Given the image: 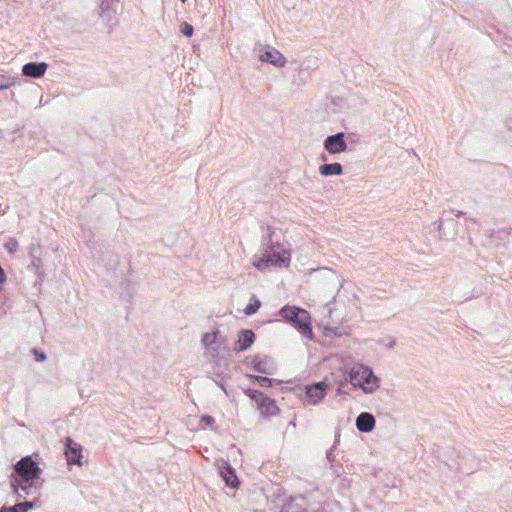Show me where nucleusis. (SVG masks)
<instances>
[{
	"label": "nucleus",
	"mask_w": 512,
	"mask_h": 512,
	"mask_svg": "<svg viewBox=\"0 0 512 512\" xmlns=\"http://www.w3.org/2000/svg\"><path fill=\"white\" fill-rule=\"evenodd\" d=\"M327 394V384L324 381L316 382L305 387V394L302 400L305 404L317 405Z\"/></svg>",
	"instance_id": "nucleus-8"
},
{
	"label": "nucleus",
	"mask_w": 512,
	"mask_h": 512,
	"mask_svg": "<svg viewBox=\"0 0 512 512\" xmlns=\"http://www.w3.org/2000/svg\"><path fill=\"white\" fill-rule=\"evenodd\" d=\"M6 280V274L3 268L0 266V283H3Z\"/></svg>",
	"instance_id": "nucleus-35"
},
{
	"label": "nucleus",
	"mask_w": 512,
	"mask_h": 512,
	"mask_svg": "<svg viewBox=\"0 0 512 512\" xmlns=\"http://www.w3.org/2000/svg\"><path fill=\"white\" fill-rule=\"evenodd\" d=\"M313 272L321 273L325 279L333 282L335 285L340 283L339 277L329 268L321 267L317 269H313Z\"/></svg>",
	"instance_id": "nucleus-24"
},
{
	"label": "nucleus",
	"mask_w": 512,
	"mask_h": 512,
	"mask_svg": "<svg viewBox=\"0 0 512 512\" xmlns=\"http://www.w3.org/2000/svg\"><path fill=\"white\" fill-rule=\"evenodd\" d=\"M321 508V501L313 497V493L298 494L290 496L282 505L280 512H318Z\"/></svg>",
	"instance_id": "nucleus-4"
},
{
	"label": "nucleus",
	"mask_w": 512,
	"mask_h": 512,
	"mask_svg": "<svg viewBox=\"0 0 512 512\" xmlns=\"http://www.w3.org/2000/svg\"><path fill=\"white\" fill-rule=\"evenodd\" d=\"M20 503H21L22 508L25 510V512H28L29 510L37 507L38 500L23 501V502H20Z\"/></svg>",
	"instance_id": "nucleus-31"
},
{
	"label": "nucleus",
	"mask_w": 512,
	"mask_h": 512,
	"mask_svg": "<svg viewBox=\"0 0 512 512\" xmlns=\"http://www.w3.org/2000/svg\"><path fill=\"white\" fill-rule=\"evenodd\" d=\"M117 3H118V0H101L100 6H99V8H100L99 16L110 27H112L116 23L115 6L117 5Z\"/></svg>",
	"instance_id": "nucleus-15"
},
{
	"label": "nucleus",
	"mask_w": 512,
	"mask_h": 512,
	"mask_svg": "<svg viewBox=\"0 0 512 512\" xmlns=\"http://www.w3.org/2000/svg\"><path fill=\"white\" fill-rule=\"evenodd\" d=\"M4 247L5 249L7 250V252L9 254H14L17 252V249H18V242L13 239V238H9L5 243H4Z\"/></svg>",
	"instance_id": "nucleus-27"
},
{
	"label": "nucleus",
	"mask_w": 512,
	"mask_h": 512,
	"mask_svg": "<svg viewBox=\"0 0 512 512\" xmlns=\"http://www.w3.org/2000/svg\"><path fill=\"white\" fill-rule=\"evenodd\" d=\"M180 2H181V3H186V2H187V0H180Z\"/></svg>",
	"instance_id": "nucleus-38"
},
{
	"label": "nucleus",
	"mask_w": 512,
	"mask_h": 512,
	"mask_svg": "<svg viewBox=\"0 0 512 512\" xmlns=\"http://www.w3.org/2000/svg\"><path fill=\"white\" fill-rule=\"evenodd\" d=\"M261 62L272 64L275 67H284L287 63L286 57L277 49L267 46L266 49L259 55Z\"/></svg>",
	"instance_id": "nucleus-13"
},
{
	"label": "nucleus",
	"mask_w": 512,
	"mask_h": 512,
	"mask_svg": "<svg viewBox=\"0 0 512 512\" xmlns=\"http://www.w3.org/2000/svg\"><path fill=\"white\" fill-rule=\"evenodd\" d=\"M0 512H25V510L22 508L21 503H17L13 506H2L0 508Z\"/></svg>",
	"instance_id": "nucleus-29"
},
{
	"label": "nucleus",
	"mask_w": 512,
	"mask_h": 512,
	"mask_svg": "<svg viewBox=\"0 0 512 512\" xmlns=\"http://www.w3.org/2000/svg\"><path fill=\"white\" fill-rule=\"evenodd\" d=\"M324 148L330 154H338L347 150L348 145L345 140V133L338 132L326 137L324 140Z\"/></svg>",
	"instance_id": "nucleus-11"
},
{
	"label": "nucleus",
	"mask_w": 512,
	"mask_h": 512,
	"mask_svg": "<svg viewBox=\"0 0 512 512\" xmlns=\"http://www.w3.org/2000/svg\"><path fill=\"white\" fill-rule=\"evenodd\" d=\"M343 386H344V385H343V384H341V385L338 387V389H337V394H339V395H340V394H343V393H344V391H343V389H342V388H343Z\"/></svg>",
	"instance_id": "nucleus-36"
},
{
	"label": "nucleus",
	"mask_w": 512,
	"mask_h": 512,
	"mask_svg": "<svg viewBox=\"0 0 512 512\" xmlns=\"http://www.w3.org/2000/svg\"><path fill=\"white\" fill-rule=\"evenodd\" d=\"M265 250L262 256H285L288 253V248L284 243L280 242V235L276 232H271L267 238L263 240Z\"/></svg>",
	"instance_id": "nucleus-7"
},
{
	"label": "nucleus",
	"mask_w": 512,
	"mask_h": 512,
	"mask_svg": "<svg viewBox=\"0 0 512 512\" xmlns=\"http://www.w3.org/2000/svg\"><path fill=\"white\" fill-rule=\"evenodd\" d=\"M327 459L329 462H333L334 461V454H333V448H331L329 451H327Z\"/></svg>",
	"instance_id": "nucleus-34"
},
{
	"label": "nucleus",
	"mask_w": 512,
	"mask_h": 512,
	"mask_svg": "<svg viewBox=\"0 0 512 512\" xmlns=\"http://www.w3.org/2000/svg\"><path fill=\"white\" fill-rule=\"evenodd\" d=\"M349 381L352 386L360 387L366 394L373 393L379 387V379L371 368L363 364H357L351 368Z\"/></svg>",
	"instance_id": "nucleus-3"
},
{
	"label": "nucleus",
	"mask_w": 512,
	"mask_h": 512,
	"mask_svg": "<svg viewBox=\"0 0 512 512\" xmlns=\"http://www.w3.org/2000/svg\"><path fill=\"white\" fill-rule=\"evenodd\" d=\"M219 335V330H216L212 333H204L202 335L201 342L206 348L211 349L212 357H217L219 355V351L216 347H213V344H215V339H217V336Z\"/></svg>",
	"instance_id": "nucleus-22"
},
{
	"label": "nucleus",
	"mask_w": 512,
	"mask_h": 512,
	"mask_svg": "<svg viewBox=\"0 0 512 512\" xmlns=\"http://www.w3.org/2000/svg\"><path fill=\"white\" fill-rule=\"evenodd\" d=\"M291 258H258L252 265L260 271H267L272 268H288Z\"/></svg>",
	"instance_id": "nucleus-12"
},
{
	"label": "nucleus",
	"mask_w": 512,
	"mask_h": 512,
	"mask_svg": "<svg viewBox=\"0 0 512 512\" xmlns=\"http://www.w3.org/2000/svg\"><path fill=\"white\" fill-rule=\"evenodd\" d=\"M64 454L66 457L67 464L71 465H82V446L75 442L72 438L67 437L64 442Z\"/></svg>",
	"instance_id": "nucleus-9"
},
{
	"label": "nucleus",
	"mask_w": 512,
	"mask_h": 512,
	"mask_svg": "<svg viewBox=\"0 0 512 512\" xmlns=\"http://www.w3.org/2000/svg\"><path fill=\"white\" fill-rule=\"evenodd\" d=\"M376 420L375 417L369 412L360 413L357 418L355 425L360 432L369 433L375 428Z\"/></svg>",
	"instance_id": "nucleus-19"
},
{
	"label": "nucleus",
	"mask_w": 512,
	"mask_h": 512,
	"mask_svg": "<svg viewBox=\"0 0 512 512\" xmlns=\"http://www.w3.org/2000/svg\"><path fill=\"white\" fill-rule=\"evenodd\" d=\"M180 32L186 37H191L194 33V27L188 22H183L180 25Z\"/></svg>",
	"instance_id": "nucleus-28"
},
{
	"label": "nucleus",
	"mask_w": 512,
	"mask_h": 512,
	"mask_svg": "<svg viewBox=\"0 0 512 512\" xmlns=\"http://www.w3.org/2000/svg\"><path fill=\"white\" fill-rule=\"evenodd\" d=\"M137 291V284L130 279H123L119 285L117 293L119 298L131 305Z\"/></svg>",
	"instance_id": "nucleus-16"
},
{
	"label": "nucleus",
	"mask_w": 512,
	"mask_h": 512,
	"mask_svg": "<svg viewBox=\"0 0 512 512\" xmlns=\"http://www.w3.org/2000/svg\"><path fill=\"white\" fill-rule=\"evenodd\" d=\"M227 342V338L226 336L222 335L220 332H219V335L217 336V339H215V344H217L218 346H221V345H225Z\"/></svg>",
	"instance_id": "nucleus-33"
},
{
	"label": "nucleus",
	"mask_w": 512,
	"mask_h": 512,
	"mask_svg": "<svg viewBox=\"0 0 512 512\" xmlns=\"http://www.w3.org/2000/svg\"><path fill=\"white\" fill-rule=\"evenodd\" d=\"M31 352H32V354L34 356L35 361H37V362H43L47 358L45 352L40 350V349H38V348H33L31 350Z\"/></svg>",
	"instance_id": "nucleus-30"
},
{
	"label": "nucleus",
	"mask_w": 512,
	"mask_h": 512,
	"mask_svg": "<svg viewBox=\"0 0 512 512\" xmlns=\"http://www.w3.org/2000/svg\"><path fill=\"white\" fill-rule=\"evenodd\" d=\"M15 85V79L0 75V91L9 89Z\"/></svg>",
	"instance_id": "nucleus-26"
},
{
	"label": "nucleus",
	"mask_w": 512,
	"mask_h": 512,
	"mask_svg": "<svg viewBox=\"0 0 512 512\" xmlns=\"http://www.w3.org/2000/svg\"><path fill=\"white\" fill-rule=\"evenodd\" d=\"M253 369L262 374L272 375L276 371V365L269 356L255 355L252 359Z\"/></svg>",
	"instance_id": "nucleus-14"
},
{
	"label": "nucleus",
	"mask_w": 512,
	"mask_h": 512,
	"mask_svg": "<svg viewBox=\"0 0 512 512\" xmlns=\"http://www.w3.org/2000/svg\"><path fill=\"white\" fill-rule=\"evenodd\" d=\"M248 376L250 379L256 381L263 388L272 387L274 383H278V384L281 383V381H279V380L268 378L265 376H260V375H248Z\"/></svg>",
	"instance_id": "nucleus-23"
},
{
	"label": "nucleus",
	"mask_w": 512,
	"mask_h": 512,
	"mask_svg": "<svg viewBox=\"0 0 512 512\" xmlns=\"http://www.w3.org/2000/svg\"><path fill=\"white\" fill-rule=\"evenodd\" d=\"M42 470L38 464L33 461L31 456L23 457L14 466V474L11 475L10 480H39Z\"/></svg>",
	"instance_id": "nucleus-5"
},
{
	"label": "nucleus",
	"mask_w": 512,
	"mask_h": 512,
	"mask_svg": "<svg viewBox=\"0 0 512 512\" xmlns=\"http://www.w3.org/2000/svg\"><path fill=\"white\" fill-rule=\"evenodd\" d=\"M463 214L461 211H443L438 220L427 226L426 229L429 234H435V238L439 241H454L459 231L458 218Z\"/></svg>",
	"instance_id": "nucleus-1"
},
{
	"label": "nucleus",
	"mask_w": 512,
	"mask_h": 512,
	"mask_svg": "<svg viewBox=\"0 0 512 512\" xmlns=\"http://www.w3.org/2000/svg\"><path fill=\"white\" fill-rule=\"evenodd\" d=\"M319 173L324 176H338L343 173V167L340 163L334 162V163H325L319 167Z\"/></svg>",
	"instance_id": "nucleus-21"
},
{
	"label": "nucleus",
	"mask_w": 512,
	"mask_h": 512,
	"mask_svg": "<svg viewBox=\"0 0 512 512\" xmlns=\"http://www.w3.org/2000/svg\"><path fill=\"white\" fill-rule=\"evenodd\" d=\"M321 159H322L323 161H327V156H326L325 154H322V155H321Z\"/></svg>",
	"instance_id": "nucleus-37"
},
{
	"label": "nucleus",
	"mask_w": 512,
	"mask_h": 512,
	"mask_svg": "<svg viewBox=\"0 0 512 512\" xmlns=\"http://www.w3.org/2000/svg\"><path fill=\"white\" fill-rule=\"evenodd\" d=\"M48 68L46 62H28L22 66V74L31 78L42 77Z\"/></svg>",
	"instance_id": "nucleus-18"
},
{
	"label": "nucleus",
	"mask_w": 512,
	"mask_h": 512,
	"mask_svg": "<svg viewBox=\"0 0 512 512\" xmlns=\"http://www.w3.org/2000/svg\"><path fill=\"white\" fill-rule=\"evenodd\" d=\"M279 315L301 332L303 336L308 339L313 338L311 318L308 311L298 306L285 305L279 310Z\"/></svg>",
	"instance_id": "nucleus-2"
},
{
	"label": "nucleus",
	"mask_w": 512,
	"mask_h": 512,
	"mask_svg": "<svg viewBox=\"0 0 512 512\" xmlns=\"http://www.w3.org/2000/svg\"><path fill=\"white\" fill-rule=\"evenodd\" d=\"M10 485L18 499L25 498L27 495H34L38 492L40 483L38 480H10Z\"/></svg>",
	"instance_id": "nucleus-10"
},
{
	"label": "nucleus",
	"mask_w": 512,
	"mask_h": 512,
	"mask_svg": "<svg viewBox=\"0 0 512 512\" xmlns=\"http://www.w3.org/2000/svg\"><path fill=\"white\" fill-rule=\"evenodd\" d=\"M244 393L256 403L257 409L263 417L275 416L280 412L275 400L266 396L261 391L247 389Z\"/></svg>",
	"instance_id": "nucleus-6"
},
{
	"label": "nucleus",
	"mask_w": 512,
	"mask_h": 512,
	"mask_svg": "<svg viewBox=\"0 0 512 512\" xmlns=\"http://www.w3.org/2000/svg\"><path fill=\"white\" fill-rule=\"evenodd\" d=\"M201 422H203L206 426H212L214 424L215 420L210 415H203L201 417Z\"/></svg>",
	"instance_id": "nucleus-32"
},
{
	"label": "nucleus",
	"mask_w": 512,
	"mask_h": 512,
	"mask_svg": "<svg viewBox=\"0 0 512 512\" xmlns=\"http://www.w3.org/2000/svg\"><path fill=\"white\" fill-rule=\"evenodd\" d=\"M260 307L261 301L255 295H252L249 303L244 309V313L248 316L253 315L259 310Z\"/></svg>",
	"instance_id": "nucleus-25"
},
{
	"label": "nucleus",
	"mask_w": 512,
	"mask_h": 512,
	"mask_svg": "<svg viewBox=\"0 0 512 512\" xmlns=\"http://www.w3.org/2000/svg\"><path fill=\"white\" fill-rule=\"evenodd\" d=\"M220 475L225 481L226 485L231 488H237L239 485L235 469L228 463H224L220 469Z\"/></svg>",
	"instance_id": "nucleus-20"
},
{
	"label": "nucleus",
	"mask_w": 512,
	"mask_h": 512,
	"mask_svg": "<svg viewBox=\"0 0 512 512\" xmlns=\"http://www.w3.org/2000/svg\"><path fill=\"white\" fill-rule=\"evenodd\" d=\"M255 333L251 329H243L238 333V340L235 342L233 350L242 352L248 350L255 341Z\"/></svg>",
	"instance_id": "nucleus-17"
}]
</instances>
